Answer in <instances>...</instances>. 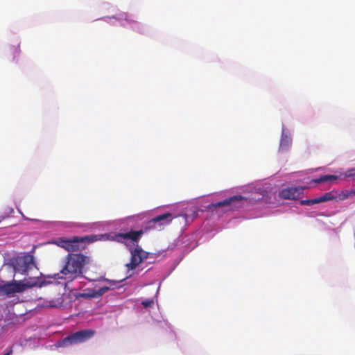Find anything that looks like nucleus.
<instances>
[{
  "instance_id": "8",
  "label": "nucleus",
  "mask_w": 355,
  "mask_h": 355,
  "mask_svg": "<svg viewBox=\"0 0 355 355\" xmlns=\"http://www.w3.org/2000/svg\"><path fill=\"white\" fill-rule=\"evenodd\" d=\"M304 188L302 187H291L282 189L279 197L283 199L295 200L303 193Z\"/></svg>"
},
{
  "instance_id": "21",
  "label": "nucleus",
  "mask_w": 355,
  "mask_h": 355,
  "mask_svg": "<svg viewBox=\"0 0 355 355\" xmlns=\"http://www.w3.org/2000/svg\"><path fill=\"white\" fill-rule=\"evenodd\" d=\"M80 296L83 297H85L89 296V295L86 294V293H82V294H80Z\"/></svg>"
},
{
  "instance_id": "18",
  "label": "nucleus",
  "mask_w": 355,
  "mask_h": 355,
  "mask_svg": "<svg viewBox=\"0 0 355 355\" xmlns=\"http://www.w3.org/2000/svg\"><path fill=\"white\" fill-rule=\"evenodd\" d=\"M347 177H353L355 176V168L349 170L347 173Z\"/></svg>"
},
{
  "instance_id": "19",
  "label": "nucleus",
  "mask_w": 355,
  "mask_h": 355,
  "mask_svg": "<svg viewBox=\"0 0 355 355\" xmlns=\"http://www.w3.org/2000/svg\"><path fill=\"white\" fill-rule=\"evenodd\" d=\"M12 51L13 53L18 55L20 52L19 46H13V48L12 49Z\"/></svg>"
},
{
  "instance_id": "16",
  "label": "nucleus",
  "mask_w": 355,
  "mask_h": 355,
  "mask_svg": "<svg viewBox=\"0 0 355 355\" xmlns=\"http://www.w3.org/2000/svg\"><path fill=\"white\" fill-rule=\"evenodd\" d=\"M154 302L153 300H146L141 302V304L145 308L151 307L153 304Z\"/></svg>"
},
{
  "instance_id": "2",
  "label": "nucleus",
  "mask_w": 355,
  "mask_h": 355,
  "mask_svg": "<svg viewBox=\"0 0 355 355\" xmlns=\"http://www.w3.org/2000/svg\"><path fill=\"white\" fill-rule=\"evenodd\" d=\"M94 241V236H73L70 239L58 238L54 241V243L68 252H73L84 249L86 241L92 242Z\"/></svg>"
},
{
  "instance_id": "11",
  "label": "nucleus",
  "mask_w": 355,
  "mask_h": 355,
  "mask_svg": "<svg viewBox=\"0 0 355 355\" xmlns=\"http://www.w3.org/2000/svg\"><path fill=\"white\" fill-rule=\"evenodd\" d=\"M338 180V176L335 175H324L320 176L318 179L313 180L315 183H322L325 182H331Z\"/></svg>"
},
{
  "instance_id": "1",
  "label": "nucleus",
  "mask_w": 355,
  "mask_h": 355,
  "mask_svg": "<svg viewBox=\"0 0 355 355\" xmlns=\"http://www.w3.org/2000/svg\"><path fill=\"white\" fill-rule=\"evenodd\" d=\"M89 261V257L81 253H69L62 260L60 272L55 276L57 279H64L67 284L84 277L83 269Z\"/></svg>"
},
{
  "instance_id": "3",
  "label": "nucleus",
  "mask_w": 355,
  "mask_h": 355,
  "mask_svg": "<svg viewBox=\"0 0 355 355\" xmlns=\"http://www.w3.org/2000/svg\"><path fill=\"white\" fill-rule=\"evenodd\" d=\"M37 285V282L36 281L24 282V281L13 280L8 282L6 284H0V297H12L15 293H22L26 289Z\"/></svg>"
},
{
  "instance_id": "13",
  "label": "nucleus",
  "mask_w": 355,
  "mask_h": 355,
  "mask_svg": "<svg viewBox=\"0 0 355 355\" xmlns=\"http://www.w3.org/2000/svg\"><path fill=\"white\" fill-rule=\"evenodd\" d=\"M111 288L110 286H103L98 288L96 291H94L92 295L89 296L93 297H100L105 294L106 292L110 291Z\"/></svg>"
},
{
  "instance_id": "17",
  "label": "nucleus",
  "mask_w": 355,
  "mask_h": 355,
  "mask_svg": "<svg viewBox=\"0 0 355 355\" xmlns=\"http://www.w3.org/2000/svg\"><path fill=\"white\" fill-rule=\"evenodd\" d=\"M103 279L107 282L109 283L110 284V287L111 288V286H115L116 285V284L118 283L117 281H114V280H110V279H105V278H103Z\"/></svg>"
},
{
  "instance_id": "20",
  "label": "nucleus",
  "mask_w": 355,
  "mask_h": 355,
  "mask_svg": "<svg viewBox=\"0 0 355 355\" xmlns=\"http://www.w3.org/2000/svg\"><path fill=\"white\" fill-rule=\"evenodd\" d=\"M124 15H125V20H127V21H132V22H136V21H135V20H132V19H128V15H127V14H124Z\"/></svg>"
},
{
  "instance_id": "4",
  "label": "nucleus",
  "mask_w": 355,
  "mask_h": 355,
  "mask_svg": "<svg viewBox=\"0 0 355 355\" xmlns=\"http://www.w3.org/2000/svg\"><path fill=\"white\" fill-rule=\"evenodd\" d=\"M95 331L92 329H84L73 333L64 338L57 342V347H65L73 345L84 343L95 334Z\"/></svg>"
},
{
  "instance_id": "15",
  "label": "nucleus",
  "mask_w": 355,
  "mask_h": 355,
  "mask_svg": "<svg viewBox=\"0 0 355 355\" xmlns=\"http://www.w3.org/2000/svg\"><path fill=\"white\" fill-rule=\"evenodd\" d=\"M318 203H319L318 198H314V199H311V200H302L300 201V204L302 205H307V206H311V205H313L314 204H318Z\"/></svg>"
},
{
  "instance_id": "7",
  "label": "nucleus",
  "mask_w": 355,
  "mask_h": 355,
  "mask_svg": "<svg viewBox=\"0 0 355 355\" xmlns=\"http://www.w3.org/2000/svg\"><path fill=\"white\" fill-rule=\"evenodd\" d=\"M146 257V252L137 246L131 252L130 262L125 266L129 270H133Z\"/></svg>"
},
{
  "instance_id": "14",
  "label": "nucleus",
  "mask_w": 355,
  "mask_h": 355,
  "mask_svg": "<svg viewBox=\"0 0 355 355\" xmlns=\"http://www.w3.org/2000/svg\"><path fill=\"white\" fill-rule=\"evenodd\" d=\"M31 265H33L32 258L26 257L23 260V269L24 272H27Z\"/></svg>"
},
{
  "instance_id": "5",
  "label": "nucleus",
  "mask_w": 355,
  "mask_h": 355,
  "mask_svg": "<svg viewBox=\"0 0 355 355\" xmlns=\"http://www.w3.org/2000/svg\"><path fill=\"white\" fill-rule=\"evenodd\" d=\"M174 218L173 214L169 212L157 216L146 223L145 229L146 230H155L160 231L166 225H168Z\"/></svg>"
},
{
  "instance_id": "9",
  "label": "nucleus",
  "mask_w": 355,
  "mask_h": 355,
  "mask_svg": "<svg viewBox=\"0 0 355 355\" xmlns=\"http://www.w3.org/2000/svg\"><path fill=\"white\" fill-rule=\"evenodd\" d=\"M144 232L143 230L138 231L131 230L125 233H119L115 235V239L117 241H121L122 239H129L133 242L137 243Z\"/></svg>"
},
{
  "instance_id": "12",
  "label": "nucleus",
  "mask_w": 355,
  "mask_h": 355,
  "mask_svg": "<svg viewBox=\"0 0 355 355\" xmlns=\"http://www.w3.org/2000/svg\"><path fill=\"white\" fill-rule=\"evenodd\" d=\"M336 196L334 195L332 191L327 192L323 196L318 198V202L321 203L326 201H329L336 199Z\"/></svg>"
},
{
  "instance_id": "22",
  "label": "nucleus",
  "mask_w": 355,
  "mask_h": 355,
  "mask_svg": "<svg viewBox=\"0 0 355 355\" xmlns=\"http://www.w3.org/2000/svg\"><path fill=\"white\" fill-rule=\"evenodd\" d=\"M3 355H10V352H8L6 354H4Z\"/></svg>"
},
{
  "instance_id": "10",
  "label": "nucleus",
  "mask_w": 355,
  "mask_h": 355,
  "mask_svg": "<svg viewBox=\"0 0 355 355\" xmlns=\"http://www.w3.org/2000/svg\"><path fill=\"white\" fill-rule=\"evenodd\" d=\"M291 144H292L291 137L289 135L283 132L282 135L281 140H280L279 150L281 151H286L291 147Z\"/></svg>"
},
{
  "instance_id": "6",
  "label": "nucleus",
  "mask_w": 355,
  "mask_h": 355,
  "mask_svg": "<svg viewBox=\"0 0 355 355\" xmlns=\"http://www.w3.org/2000/svg\"><path fill=\"white\" fill-rule=\"evenodd\" d=\"M245 198L241 195L231 196L227 198L223 201H220L216 203H211L209 205V208L213 207L214 209L219 208L221 207H227V210H234L243 206V200Z\"/></svg>"
}]
</instances>
